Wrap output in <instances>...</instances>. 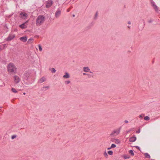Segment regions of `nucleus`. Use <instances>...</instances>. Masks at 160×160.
<instances>
[{
	"mask_svg": "<svg viewBox=\"0 0 160 160\" xmlns=\"http://www.w3.org/2000/svg\"><path fill=\"white\" fill-rule=\"evenodd\" d=\"M45 18L43 15H39L37 17L36 20V24L37 26H39L44 22Z\"/></svg>",
	"mask_w": 160,
	"mask_h": 160,
	"instance_id": "f257e3e1",
	"label": "nucleus"
},
{
	"mask_svg": "<svg viewBox=\"0 0 160 160\" xmlns=\"http://www.w3.org/2000/svg\"><path fill=\"white\" fill-rule=\"evenodd\" d=\"M7 69L9 73H13L16 72L17 68L13 63H10L8 65Z\"/></svg>",
	"mask_w": 160,
	"mask_h": 160,
	"instance_id": "f03ea898",
	"label": "nucleus"
},
{
	"mask_svg": "<svg viewBox=\"0 0 160 160\" xmlns=\"http://www.w3.org/2000/svg\"><path fill=\"white\" fill-rule=\"evenodd\" d=\"M120 128H119L118 129L114 130L111 133L110 135L112 137L115 136L117 135L120 133Z\"/></svg>",
	"mask_w": 160,
	"mask_h": 160,
	"instance_id": "7ed1b4c3",
	"label": "nucleus"
},
{
	"mask_svg": "<svg viewBox=\"0 0 160 160\" xmlns=\"http://www.w3.org/2000/svg\"><path fill=\"white\" fill-rule=\"evenodd\" d=\"M15 37V35L12 34H10L8 37L7 38V41H10L12 40Z\"/></svg>",
	"mask_w": 160,
	"mask_h": 160,
	"instance_id": "20e7f679",
	"label": "nucleus"
},
{
	"mask_svg": "<svg viewBox=\"0 0 160 160\" xmlns=\"http://www.w3.org/2000/svg\"><path fill=\"white\" fill-rule=\"evenodd\" d=\"M14 82L16 83H18L20 82V78L18 76L16 75L14 76Z\"/></svg>",
	"mask_w": 160,
	"mask_h": 160,
	"instance_id": "39448f33",
	"label": "nucleus"
},
{
	"mask_svg": "<svg viewBox=\"0 0 160 160\" xmlns=\"http://www.w3.org/2000/svg\"><path fill=\"white\" fill-rule=\"evenodd\" d=\"M52 4V1L51 0L48 1L46 4V7L49 8L51 7Z\"/></svg>",
	"mask_w": 160,
	"mask_h": 160,
	"instance_id": "423d86ee",
	"label": "nucleus"
},
{
	"mask_svg": "<svg viewBox=\"0 0 160 160\" xmlns=\"http://www.w3.org/2000/svg\"><path fill=\"white\" fill-rule=\"evenodd\" d=\"M28 22V20L26 22L22 23V24L19 25V27L22 29L26 28L27 27V26L25 25Z\"/></svg>",
	"mask_w": 160,
	"mask_h": 160,
	"instance_id": "0eeeda50",
	"label": "nucleus"
},
{
	"mask_svg": "<svg viewBox=\"0 0 160 160\" xmlns=\"http://www.w3.org/2000/svg\"><path fill=\"white\" fill-rule=\"evenodd\" d=\"M61 14V12L60 10L57 11L55 13V16L56 18H58Z\"/></svg>",
	"mask_w": 160,
	"mask_h": 160,
	"instance_id": "6e6552de",
	"label": "nucleus"
},
{
	"mask_svg": "<svg viewBox=\"0 0 160 160\" xmlns=\"http://www.w3.org/2000/svg\"><path fill=\"white\" fill-rule=\"evenodd\" d=\"M19 39L23 42H26L27 41V38L26 37H23L20 38Z\"/></svg>",
	"mask_w": 160,
	"mask_h": 160,
	"instance_id": "1a4fd4ad",
	"label": "nucleus"
},
{
	"mask_svg": "<svg viewBox=\"0 0 160 160\" xmlns=\"http://www.w3.org/2000/svg\"><path fill=\"white\" fill-rule=\"evenodd\" d=\"M20 15L21 17L24 19L26 18L28 16L27 14L26 13H24L22 12L20 13Z\"/></svg>",
	"mask_w": 160,
	"mask_h": 160,
	"instance_id": "9d476101",
	"label": "nucleus"
},
{
	"mask_svg": "<svg viewBox=\"0 0 160 160\" xmlns=\"http://www.w3.org/2000/svg\"><path fill=\"white\" fill-rule=\"evenodd\" d=\"M136 140V138L135 136L132 137L130 138L129 141L130 142H135Z\"/></svg>",
	"mask_w": 160,
	"mask_h": 160,
	"instance_id": "9b49d317",
	"label": "nucleus"
},
{
	"mask_svg": "<svg viewBox=\"0 0 160 160\" xmlns=\"http://www.w3.org/2000/svg\"><path fill=\"white\" fill-rule=\"evenodd\" d=\"M83 70L85 72H89L90 70V69L88 67H84L83 68Z\"/></svg>",
	"mask_w": 160,
	"mask_h": 160,
	"instance_id": "f8f14e48",
	"label": "nucleus"
},
{
	"mask_svg": "<svg viewBox=\"0 0 160 160\" xmlns=\"http://www.w3.org/2000/svg\"><path fill=\"white\" fill-rule=\"evenodd\" d=\"M65 75L63 76L64 78H70V75L68 72H65Z\"/></svg>",
	"mask_w": 160,
	"mask_h": 160,
	"instance_id": "ddd939ff",
	"label": "nucleus"
},
{
	"mask_svg": "<svg viewBox=\"0 0 160 160\" xmlns=\"http://www.w3.org/2000/svg\"><path fill=\"white\" fill-rule=\"evenodd\" d=\"M152 5L154 7V8L155 11L156 12H158V7L155 4L154 2H153L152 3Z\"/></svg>",
	"mask_w": 160,
	"mask_h": 160,
	"instance_id": "4468645a",
	"label": "nucleus"
},
{
	"mask_svg": "<svg viewBox=\"0 0 160 160\" xmlns=\"http://www.w3.org/2000/svg\"><path fill=\"white\" fill-rule=\"evenodd\" d=\"M33 38H30V39H29L28 40L27 42V43L28 44L32 43L33 42Z\"/></svg>",
	"mask_w": 160,
	"mask_h": 160,
	"instance_id": "2eb2a0df",
	"label": "nucleus"
},
{
	"mask_svg": "<svg viewBox=\"0 0 160 160\" xmlns=\"http://www.w3.org/2000/svg\"><path fill=\"white\" fill-rule=\"evenodd\" d=\"M45 78L43 77L41 78V79H40V80L39 81V82H40V83H42V82H44V81H45Z\"/></svg>",
	"mask_w": 160,
	"mask_h": 160,
	"instance_id": "dca6fc26",
	"label": "nucleus"
},
{
	"mask_svg": "<svg viewBox=\"0 0 160 160\" xmlns=\"http://www.w3.org/2000/svg\"><path fill=\"white\" fill-rule=\"evenodd\" d=\"M144 155L146 158H150V155L147 153H145Z\"/></svg>",
	"mask_w": 160,
	"mask_h": 160,
	"instance_id": "f3484780",
	"label": "nucleus"
},
{
	"mask_svg": "<svg viewBox=\"0 0 160 160\" xmlns=\"http://www.w3.org/2000/svg\"><path fill=\"white\" fill-rule=\"evenodd\" d=\"M1 47H2V48H1V50H2L3 49H4V48H6V47H7L6 44H3L1 46Z\"/></svg>",
	"mask_w": 160,
	"mask_h": 160,
	"instance_id": "a211bd4d",
	"label": "nucleus"
},
{
	"mask_svg": "<svg viewBox=\"0 0 160 160\" xmlns=\"http://www.w3.org/2000/svg\"><path fill=\"white\" fill-rule=\"evenodd\" d=\"M129 153L130 154H131L132 155V156L134 155V153L133 150H129Z\"/></svg>",
	"mask_w": 160,
	"mask_h": 160,
	"instance_id": "6ab92c4d",
	"label": "nucleus"
},
{
	"mask_svg": "<svg viewBox=\"0 0 160 160\" xmlns=\"http://www.w3.org/2000/svg\"><path fill=\"white\" fill-rule=\"evenodd\" d=\"M144 119L145 120L148 121L150 119V118H149V117L147 116L144 117Z\"/></svg>",
	"mask_w": 160,
	"mask_h": 160,
	"instance_id": "aec40b11",
	"label": "nucleus"
},
{
	"mask_svg": "<svg viewBox=\"0 0 160 160\" xmlns=\"http://www.w3.org/2000/svg\"><path fill=\"white\" fill-rule=\"evenodd\" d=\"M103 155L106 158H108V155L106 152H104L103 153Z\"/></svg>",
	"mask_w": 160,
	"mask_h": 160,
	"instance_id": "412c9836",
	"label": "nucleus"
},
{
	"mask_svg": "<svg viewBox=\"0 0 160 160\" xmlns=\"http://www.w3.org/2000/svg\"><path fill=\"white\" fill-rule=\"evenodd\" d=\"M108 153L110 155H112L113 154V152L112 151H109L108 152Z\"/></svg>",
	"mask_w": 160,
	"mask_h": 160,
	"instance_id": "4be33fe9",
	"label": "nucleus"
},
{
	"mask_svg": "<svg viewBox=\"0 0 160 160\" xmlns=\"http://www.w3.org/2000/svg\"><path fill=\"white\" fill-rule=\"evenodd\" d=\"M11 90L13 92L16 93L17 92V90L14 88H12Z\"/></svg>",
	"mask_w": 160,
	"mask_h": 160,
	"instance_id": "5701e85b",
	"label": "nucleus"
},
{
	"mask_svg": "<svg viewBox=\"0 0 160 160\" xmlns=\"http://www.w3.org/2000/svg\"><path fill=\"white\" fill-rule=\"evenodd\" d=\"M38 46L39 50L40 51H42V48L41 46L40 45H38Z\"/></svg>",
	"mask_w": 160,
	"mask_h": 160,
	"instance_id": "b1692460",
	"label": "nucleus"
},
{
	"mask_svg": "<svg viewBox=\"0 0 160 160\" xmlns=\"http://www.w3.org/2000/svg\"><path fill=\"white\" fill-rule=\"evenodd\" d=\"M56 72V70L55 68H52V73H55Z\"/></svg>",
	"mask_w": 160,
	"mask_h": 160,
	"instance_id": "393cba45",
	"label": "nucleus"
},
{
	"mask_svg": "<svg viewBox=\"0 0 160 160\" xmlns=\"http://www.w3.org/2000/svg\"><path fill=\"white\" fill-rule=\"evenodd\" d=\"M116 147V145L114 144H112V145H111V148H115Z\"/></svg>",
	"mask_w": 160,
	"mask_h": 160,
	"instance_id": "a878e982",
	"label": "nucleus"
},
{
	"mask_svg": "<svg viewBox=\"0 0 160 160\" xmlns=\"http://www.w3.org/2000/svg\"><path fill=\"white\" fill-rule=\"evenodd\" d=\"M28 72H26L24 74V75L26 76H27V78H28Z\"/></svg>",
	"mask_w": 160,
	"mask_h": 160,
	"instance_id": "bb28decb",
	"label": "nucleus"
},
{
	"mask_svg": "<svg viewBox=\"0 0 160 160\" xmlns=\"http://www.w3.org/2000/svg\"><path fill=\"white\" fill-rule=\"evenodd\" d=\"M70 83V81H66L65 82V83L66 84H68Z\"/></svg>",
	"mask_w": 160,
	"mask_h": 160,
	"instance_id": "cd10ccee",
	"label": "nucleus"
},
{
	"mask_svg": "<svg viewBox=\"0 0 160 160\" xmlns=\"http://www.w3.org/2000/svg\"><path fill=\"white\" fill-rule=\"evenodd\" d=\"M140 129H139L138 131H137L136 132V133H138L140 132Z\"/></svg>",
	"mask_w": 160,
	"mask_h": 160,
	"instance_id": "c85d7f7f",
	"label": "nucleus"
},
{
	"mask_svg": "<svg viewBox=\"0 0 160 160\" xmlns=\"http://www.w3.org/2000/svg\"><path fill=\"white\" fill-rule=\"evenodd\" d=\"M16 137V136L15 135H13L12 136V139H13L14 138H15Z\"/></svg>",
	"mask_w": 160,
	"mask_h": 160,
	"instance_id": "c756f323",
	"label": "nucleus"
},
{
	"mask_svg": "<svg viewBox=\"0 0 160 160\" xmlns=\"http://www.w3.org/2000/svg\"><path fill=\"white\" fill-rule=\"evenodd\" d=\"M124 159H126L129 158V157H127L126 156H124Z\"/></svg>",
	"mask_w": 160,
	"mask_h": 160,
	"instance_id": "7c9ffc66",
	"label": "nucleus"
},
{
	"mask_svg": "<svg viewBox=\"0 0 160 160\" xmlns=\"http://www.w3.org/2000/svg\"><path fill=\"white\" fill-rule=\"evenodd\" d=\"M135 147H136V148H137L140 150V149L139 147H138V146H135Z\"/></svg>",
	"mask_w": 160,
	"mask_h": 160,
	"instance_id": "2f4dec72",
	"label": "nucleus"
},
{
	"mask_svg": "<svg viewBox=\"0 0 160 160\" xmlns=\"http://www.w3.org/2000/svg\"><path fill=\"white\" fill-rule=\"evenodd\" d=\"M98 16V12H97L96 14H95V18H96L97 16Z\"/></svg>",
	"mask_w": 160,
	"mask_h": 160,
	"instance_id": "473e14b6",
	"label": "nucleus"
},
{
	"mask_svg": "<svg viewBox=\"0 0 160 160\" xmlns=\"http://www.w3.org/2000/svg\"><path fill=\"white\" fill-rule=\"evenodd\" d=\"M152 22V20H151V19H150V20H149V21H148V22L149 23H151V22Z\"/></svg>",
	"mask_w": 160,
	"mask_h": 160,
	"instance_id": "72a5a7b5",
	"label": "nucleus"
},
{
	"mask_svg": "<svg viewBox=\"0 0 160 160\" xmlns=\"http://www.w3.org/2000/svg\"><path fill=\"white\" fill-rule=\"evenodd\" d=\"M139 117L140 118H142L143 117L142 115H140L139 116Z\"/></svg>",
	"mask_w": 160,
	"mask_h": 160,
	"instance_id": "f704fd0d",
	"label": "nucleus"
},
{
	"mask_svg": "<svg viewBox=\"0 0 160 160\" xmlns=\"http://www.w3.org/2000/svg\"><path fill=\"white\" fill-rule=\"evenodd\" d=\"M124 122L126 123H128V120H126L124 121Z\"/></svg>",
	"mask_w": 160,
	"mask_h": 160,
	"instance_id": "c9c22d12",
	"label": "nucleus"
},
{
	"mask_svg": "<svg viewBox=\"0 0 160 160\" xmlns=\"http://www.w3.org/2000/svg\"><path fill=\"white\" fill-rule=\"evenodd\" d=\"M116 141L118 143H119V141L118 139H116Z\"/></svg>",
	"mask_w": 160,
	"mask_h": 160,
	"instance_id": "e433bc0d",
	"label": "nucleus"
},
{
	"mask_svg": "<svg viewBox=\"0 0 160 160\" xmlns=\"http://www.w3.org/2000/svg\"><path fill=\"white\" fill-rule=\"evenodd\" d=\"M83 75H88V74L86 73H83Z\"/></svg>",
	"mask_w": 160,
	"mask_h": 160,
	"instance_id": "4c0bfd02",
	"label": "nucleus"
},
{
	"mask_svg": "<svg viewBox=\"0 0 160 160\" xmlns=\"http://www.w3.org/2000/svg\"><path fill=\"white\" fill-rule=\"evenodd\" d=\"M128 24H131V22H130V21H129V22H128Z\"/></svg>",
	"mask_w": 160,
	"mask_h": 160,
	"instance_id": "58836bf2",
	"label": "nucleus"
},
{
	"mask_svg": "<svg viewBox=\"0 0 160 160\" xmlns=\"http://www.w3.org/2000/svg\"><path fill=\"white\" fill-rule=\"evenodd\" d=\"M88 76L89 77H91V75H89V74H88Z\"/></svg>",
	"mask_w": 160,
	"mask_h": 160,
	"instance_id": "ea45409f",
	"label": "nucleus"
},
{
	"mask_svg": "<svg viewBox=\"0 0 160 160\" xmlns=\"http://www.w3.org/2000/svg\"><path fill=\"white\" fill-rule=\"evenodd\" d=\"M2 48V47H1V46H0V51L1 50V48Z\"/></svg>",
	"mask_w": 160,
	"mask_h": 160,
	"instance_id": "a19ab883",
	"label": "nucleus"
},
{
	"mask_svg": "<svg viewBox=\"0 0 160 160\" xmlns=\"http://www.w3.org/2000/svg\"><path fill=\"white\" fill-rule=\"evenodd\" d=\"M112 148H111V147L110 148H108V150H109L110 149H111Z\"/></svg>",
	"mask_w": 160,
	"mask_h": 160,
	"instance_id": "79ce46f5",
	"label": "nucleus"
},
{
	"mask_svg": "<svg viewBox=\"0 0 160 160\" xmlns=\"http://www.w3.org/2000/svg\"><path fill=\"white\" fill-rule=\"evenodd\" d=\"M70 11V9H68V10H67V12H69Z\"/></svg>",
	"mask_w": 160,
	"mask_h": 160,
	"instance_id": "37998d69",
	"label": "nucleus"
},
{
	"mask_svg": "<svg viewBox=\"0 0 160 160\" xmlns=\"http://www.w3.org/2000/svg\"><path fill=\"white\" fill-rule=\"evenodd\" d=\"M23 95H25L26 94V93L25 92H24L23 93Z\"/></svg>",
	"mask_w": 160,
	"mask_h": 160,
	"instance_id": "c03bdc74",
	"label": "nucleus"
},
{
	"mask_svg": "<svg viewBox=\"0 0 160 160\" xmlns=\"http://www.w3.org/2000/svg\"><path fill=\"white\" fill-rule=\"evenodd\" d=\"M45 88H49L48 87H45Z\"/></svg>",
	"mask_w": 160,
	"mask_h": 160,
	"instance_id": "a18cd8bd",
	"label": "nucleus"
},
{
	"mask_svg": "<svg viewBox=\"0 0 160 160\" xmlns=\"http://www.w3.org/2000/svg\"><path fill=\"white\" fill-rule=\"evenodd\" d=\"M73 17H74V16H75V15H73Z\"/></svg>",
	"mask_w": 160,
	"mask_h": 160,
	"instance_id": "49530a36",
	"label": "nucleus"
},
{
	"mask_svg": "<svg viewBox=\"0 0 160 160\" xmlns=\"http://www.w3.org/2000/svg\"><path fill=\"white\" fill-rule=\"evenodd\" d=\"M128 28H130L129 26H128Z\"/></svg>",
	"mask_w": 160,
	"mask_h": 160,
	"instance_id": "de8ad7c7",
	"label": "nucleus"
},
{
	"mask_svg": "<svg viewBox=\"0 0 160 160\" xmlns=\"http://www.w3.org/2000/svg\"><path fill=\"white\" fill-rule=\"evenodd\" d=\"M91 72V73H92V72Z\"/></svg>",
	"mask_w": 160,
	"mask_h": 160,
	"instance_id": "09e8293b",
	"label": "nucleus"
},
{
	"mask_svg": "<svg viewBox=\"0 0 160 160\" xmlns=\"http://www.w3.org/2000/svg\"><path fill=\"white\" fill-rule=\"evenodd\" d=\"M2 108L1 107H0V108Z\"/></svg>",
	"mask_w": 160,
	"mask_h": 160,
	"instance_id": "8fccbe9b",
	"label": "nucleus"
}]
</instances>
